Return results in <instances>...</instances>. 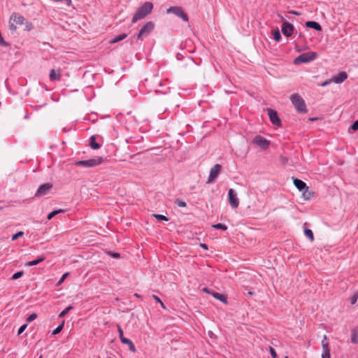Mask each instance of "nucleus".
<instances>
[{
  "mask_svg": "<svg viewBox=\"0 0 358 358\" xmlns=\"http://www.w3.org/2000/svg\"><path fill=\"white\" fill-rule=\"evenodd\" d=\"M152 9L153 4L152 2H145L136 10L132 17L131 22L136 23L138 20L145 18L152 12Z\"/></svg>",
  "mask_w": 358,
  "mask_h": 358,
  "instance_id": "obj_1",
  "label": "nucleus"
},
{
  "mask_svg": "<svg viewBox=\"0 0 358 358\" xmlns=\"http://www.w3.org/2000/svg\"><path fill=\"white\" fill-rule=\"evenodd\" d=\"M290 101L294 106L296 111L299 113H306L307 108L303 99L298 94H293L290 96Z\"/></svg>",
  "mask_w": 358,
  "mask_h": 358,
  "instance_id": "obj_2",
  "label": "nucleus"
},
{
  "mask_svg": "<svg viewBox=\"0 0 358 358\" xmlns=\"http://www.w3.org/2000/svg\"><path fill=\"white\" fill-rule=\"evenodd\" d=\"M106 160V158H103L102 157H95L94 158L87 159V160H80L76 161L75 162V165L78 166H83L86 168L94 167L97 165L101 164L104 161Z\"/></svg>",
  "mask_w": 358,
  "mask_h": 358,
  "instance_id": "obj_3",
  "label": "nucleus"
},
{
  "mask_svg": "<svg viewBox=\"0 0 358 358\" xmlns=\"http://www.w3.org/2000/svg\"><path fill=\"white\" fill-rule=\"evenodd\" d=\"M155 27L152 21L147 22L139 30L136 35V41H143L145 38L148 36L154 30Z\"/></svg>",
  "mask_w": 358,
  "mask_h": 358,
  "instance_id": "obj_4",
  "label": "nucleus"
},
{
  "mask_svg": "<svg viewBox=\"0 0 358 358\" xmlns=\"http://www.w3.org/2000/svg\"><path fill=\"white\" fill-rule=\"evenodd\" d=\"M317 54L315 52H308L301 54L296 57L294 60L295 65H299L303 63H309L317 58Z\"/></svg>",
  "mask_w": 358,
  "mask_h": 358,
  "instance_id": "obj_5",
  "label": "nucleus"
},
{
  "mask_svg": "<svg viewBox=\"0 0 358 358\" xmlns=\"http://www.w3.org/2000/svg\"><path fill=\"white\" fill-rule=\"evenodd\" d=\"M293 182L295 187L303 193V196L306 199L310 198L312 193L308 191V187L305 182L298 178H294Z\"/></svg>",
  "mask_w": 358,
  "mask_h": 358,
  "instance_id": "obj_6",
  "label": "nucleus"
},
{
  "mask_svg": "<svg viewBox=\"0 0 358 358\" xmlns=\"http://www.w3.org/2000/svg\"><path fill=\"white\" fill-rule=\"evenodd\" d=\"M166 13H173L180 17L185 22H188L189 20L188 15L183 11L180 6H171L166 10Z\"/></svg>",
  "mask_w": 358,
  "mask_h": 358,
  "instance_id": "obj_7",
  "label": "nucleus"
},
{
  "mask_svg": "<svg viewBox=\"0 0 358 358\" xmlns=\"http://www.w3.org/2000/svg\"><path fill=\"white\" fill-rule=\"evenodd\" d=\"M252 143L258 145L262 150H266L268 148L271 142L261 135H256L252 140Z\"/></svg>",
  "mask_w": 358,
  "mask_h": 358,
  "instance_id": "obj_8",
  "label": "nucleus"
},
{
  "mask_svg": "<svg viewBox=\"0 0 358 358\" xmlns=\"http://www.w3.org/2000/svg\"><path fill=\"white\" fill-rule=\"evenodd\" d=\"M267 113L269 117L270 121L273 125L277 127L282 126L281 120L280 119L276 110L271 108H268Z\"/></svg>",
  "mask_w": 358,
  "mask_h": 358,
  "instance_id": "obj_9",
  "label": "nucleus"
},
{
  "mask_svg": "<svg viewBox=\"0 0 358 358\" xmlns=\"http://www.w3.org/2000/svg\"><path fill=\"white\" fill-rule=\"evenodd\" d=\"M222 169V166L219 164H216L211 168L210 174L208 179V182H214L217 178Z\"/></svg>",
  "mask_w": 358,
  "mask_h": 358,
  "instance_id": "obj_10",
  "label": "nucleus"
},
{
  "mask_svg": "<svg viewBox=\"0 0 358 358\" xmlns=\"http://www.w3.org/2000/svg\"><path fill=\"white\" fill-rule=\"evenodd\" d=\"M229 202L233 208H238L239 205V201L237 197V194L234 189H229L228 192Z\"/></svg>",
  "mask_w": 358,
  "mask_h": 358,
  "instance_id": "obj_11",
  "label": "nucleus"
},
{
  "mask_svg": "<svg viewBox=\"0 0 358 358\" xmlns=\"http://www.w3.org/2000/svg\"><path fill=\"white\" fill-rule=\"evenodd\" d=\"M52 188V185L50 182L43 183L39 186L37 192L35 194L36 197H40L48 194V192Z\"/></svg>",
  "mask_w": 358,
  "mask_h": 358,
  "instance_id": "obj_12",
  "label": "nucleus"
},
{
  "mask_svg": "<svg viewBox=\"0 0 358 358\" xmlns=\"http://www.w3.org/2000/svg\"><path fill=\"white\" fill-rule=\"evenodd\" d=\"M294 30V27L291 23L285 21L281 26L282 33L287 37H289L292 35Z\"/></svg>",
  "mask_w": 358,
  "mask_h": 358,
  "instance_id": "obj_13",
  "label": "nucleus"
},
{
  "mask_svg": "<svg viewBox=\"0 0 358 358\" xmlns=\"http://www.w3.org/2000/svg\"><path fill=\"white\" fill-rule=\"evenodd\" d=\"M10 21H13L15 24L22 25L26 20L25 18L18 13H13L10 17Z\"/></svg>",
  "mask_w": 358,
  "mask_h": 358,
  "instance_id": "obj_14",
  "label": "nucleus"
},
{
  "mask_svg": "<svg viewBox=\"0 0 358 358\" xmlns=\"http://www.w3.org/2000/svg\"><path fill=\"white\" fill-rule=\"evenodd\" d=\"M348 78V74L345 71L339 72L337 75L334 76L332 80L337 84L341 83L345 81Z\"/></svg>",
  "mask_w": 358,
  "mask_h": 358,
  "instance_id": "obj_15",
  "label": "nucleus"
},
{
  "mask_svg": "<svg viewBox=\"0 0 358 358\" xmlns=\"http://www.w3.org/2000/svg\"><path fill=\"white\" fill-rule=\"evenodd\" d=\"M305 24L308 28H311L318 31H322V26L317 22L307 21Z\"/></svg>",
  "mask_w": 358,
  "mask_h": 358,
  "instance_id": "obj_16",
  "label": "nucleus"
},
{
  "mask_svg": "<svg viewBox=\"0 0 358 358\" xmlns=\"http://www.w3.org/2000/svg\"><path fill=\"white\" fill-rule=\"evenodd\" d=\"M212 296L221 302L227 303V296L225 294L213 291L212 292Z\"/></svg>",
  "mask_w": 358,
  "mask_h": 358,
  "instance_id": "obj_17",
  "label": "nucleus"
},
{
  "mask_svg": "<svg viewBox=\"0 0 358 358\" xmlns=\"http://www.w3.org/2000/svg\"><path fill=\"white\" fill-rule=\"evenodd\" d=\"M322 349H323V352L322 354V358H331V355H330L331 350H330L329 343H324Z\"/></svg>",
  "mask_w": 358,
  "mask_h": 358,
  "instance_id": "obj_18",
  "label": "nucleus"
},
{
  "mask_svg": "<svg viewBox=\"0 0 358 358\" xmlns=\"http://www.w3.org/2000/svg\"><path fill=\"white\" fill-rule=\"evenodd\" d=\"M45 259V256H41L38 259L28 262L25 264L26 266H32L38 264Z\"/></svg>",
  "mask_w": 358,
  "mask_h": 358,
  "instance_id": "obj_19",
  "label": "nucleus"
},
{
  "mask_svg": "<svg viewBox=\"0 0 358 358\" xmlns=\"http://www.w3.org/2000/svg\"><path fill=\"white\" fill-rule=\"evenodd\" d=\"M90 145L93 150H98L101 148V145L96 142V136H92L90 138Z\"/></svg>",
  "mask_w": 358,
  "mask_h": 358,
  "instance_id": "obj_20",
  "label": "nucleus"
},
{
  "mask_svg": "<svg viewBox=\"0 0 358 358\" xmlns=\"http://www.w3.org/2000/svg\"><path fill=\"white\" fill-rule=\"evenodd\" d=\"M121 342L123 344L128 345L129 350L130 351H131V352H135L136 351L135 345H134V343L130 339H129L127 338H124L122 339Z\"/></svg>",
  "mask_w": 358,
  "mask_h": 358,
  "instance_id": "obj_21",
  "label": "nucleus"
},
{
  "mask_svg": "<svg viewBox=\"0 0 358 358\" xmlns=\"http://www.w3.org/2000/svg\"><path fill=\"white\" fill-rule=\"evenodd\" d=\"M351 342L355 344L358 343V327L354 328L351 331Z\"/></svg>",
  "mask_w": 358,
  "mask_h": 358,
  "instance_id": "obj_22",
  "label": "nucleus"
},
{
  "mask_svg": "<svg viewBox=\"0 0 358 358\" xmlns=\"http://www.w3.org/2000/svg\"><path fill=\"white\" fill-rule=\"evenodd\" d=\"M271 34H272V36H273V38L276 41V42H279L282 37H281V34H280V32L279 31V29L277 28L275 29H272L271 31Z\"/></svg>",
  "mask_w": 358,
  "mask_h": 358,
  "instance_id": "obj_23",
  "label": "nucleus"
},
{
  "mask_svg": "<svg viewBox=\"0 0 358 358\" xmlns=\"http://www.w3.org/2000/svg\"><path fill=\"white\" fill-rule=\"evenodd\" d=\"M127 37V34H122L119 36H115V38H113L110 41V43L111 44H113V43H117L119 41H121L122 40H124V38H126Z\"/></svg>",
  "mask_w": 358,
  "mask_h": 358,
  "instance_id": "obj_24",
  "label": "nucleus"
},
{
  "mask_svg": "<svg viewBox=\"0 0 358 358\" xmlns=\"http://www.w3.org/2000/svg\"><path fill=\"white\" fill-rule=\"evenodd\" d=\"M65 212V210L64 209H58V210H55L53 211H52L51 213H50L48 216H47V219L48 220H50L51 219H52L55 215H58L59 213H64Z\"/></svg>",
  "mask_w": 358,
  "mask_h": 358,
  "instance_id": "obj_25",
  "label": "nucleus"
},
{
  "mask_svg": "<svg viewBox=\"0 0 358 358\" xmlns=\"http://www.w3.org/2000/svg\"><path fill=\"white\" fill-rule=\"evenodd\" d=\"M60 78V74L59 73H56L55 69H52L50 73V80H58Z\"/></svg>",
  "mask_w": 358,
  "mask_h": 358,
  "instance_id": "obj_26",
  "label": "nucleus"
},
{
  "mask_svg": "<svg viewBox=\"0 0 358 358\" xmlns=\"http://www.w3.org/2000/svg\"><path fill=\"white\" fill-rule=\"evenodd\" d=\"M304 234L310 239L311 242L314 241V235L311 229L306 228L304 229Z\"/></svg>",
  "mask_w": 358,
  "mask_h": 358,
  "instance_id": "obj_27",
  "label": "nucleus"
},
{
  "mask_svg": "<svg viewBox=\"0 0 358 358\" xmlns=\"http://www.w3.org/2000/svg\"><path fill=\"white\" fill-rule=\"evenodd\" d=\"M64 320H63L62 322V323L58 325V327L53 330L52 334V335H56V334H58L59 333H60V331L63 329L64 328Z\"/></svg>",
  "mask_w": 358,
  "mask_h": 358,
  "instance_id": "obj_28",
  "label": "nucleus"
},
{
  "mask_svg": "<svg viewBox=\"0 0 358 358\" xmlns=\"http://www.w3.org/2000/svg\"><path fill=\"white\" fill-rule=\"evenodd\" d=\"M24 25V31H29L34 29V24L29 21L25 20Z\"/></svg>",
  "mask_w": 358,
  "mask_h": 358,
  "instance_id": "obj_29",
  "label": "nucleus"
},
{
  "mask_svg": "<svg viewBox=\"0 0 358 358\" xmlns=\"http://www.w3.org/2000/svg\"><path fill=\"white\" fill-rule=\"evenodd\" d=\"M212 227L216 229H221L223 231H226L228 228L227 225H225L224 224H222V223L215 224Z\"/></svg>",
  "mask_w": 358,
  "mask_h": 358,
  "instance_id": "obj_30",
  "label": "nucleus"
},
{
  "mask_svg": "<svg viewBox=\"0 0 358 358\" xmlns=\"http://www.w3.org/2000/svg\"><path fill=\"white\" fill-rule=\"evenodd\" d=\"M152 216L155 217L158 221H168L169 219L167 217L161 215V214H152Z\"/></svg>",
  "mask_w": 358,
  "mask_h": 358,
  "instance_id": "obj_31",
  "label": "nucleus"
},
{
  "mask_svg": "<svg viewBox=\"0 0 358 358\" xmlns=\"http://www.w3.org/2000/svg\"><path fill=\"white\" fill-rule=\"evenodd\" d=\"M73 309L72 306H69L64 310H63L59 315V317H64L71 310Z\"/></svg>",
  "mask_w": 358,
  "mask_h": 358,
  "instance_id": "obj_32",
  "label": "nucleus"
},
{
  "mask_svg": "<svg viewBox=\"0 0 358 358\" xmlns=\"http://www.w3.org/2000/svg\"><path fill=\"white\" fill-rule=\"evenodd\" d=\"M175 204H176L178 207L184 208L187 206L186 202L180 199H176L175 200Z\"/></svg>",
  "mask_w": 358,
  "mask_h": 358,
  "instance_id": "obj_33",
  "label": "nucleus"
},
{
  "mask_svg": "<svg viewBox=\"0 0 358 358\" xmlns=\"http://www.w3.org/2000/svg\"><path fill=\"white\" fill-rule=\"evenodd\" d=\"M24 271H17L15 273H14L12 277H11V279L12 280H17L20 278H21L23 275H24Z\"/></svg>",
  "mask_w": 358,
  "mask_h": 358,
  "instance_id": "obj_34",
  "label": "nucleus"
},
{
  "mask_svg": "<svg viewBox=\"0 0 358 358\" xmlns=\"http://www.w3.org/2000/svg\"><path fill=\"white\" fill-rule=\"evenodd\" d=\"M358 299V292H355L350 299L351 304H355Z\"/></svg>",
  "mask_w": 358,
  "mask_h": 358,
  "instance_id": "obj_35",
  "label": "nucleus"
},
{
  "mask_svg": "<svg viewBox=\"0 0 358 358\" xmlns=\"http://www.w3.org/2000/svg\"><path fill=\"white\" fill-rule=\"evenodd\" d=\"M116 326H117V332L119 334L120 339V341H122V339L125 338L123 334V330L122 329L121 327L119 324H117Z\"/></svg>",
  "mask_w": 358,
  "mask_h": 358,
  "instance_id": "obj_36",
  "label": "nucleus"
},
{
  "mask_svg": "<svg viewBox=\"0 0 358 358\" xmlns=\"http://www.w3.org/2000/svg\"><path fill=\"white\" fill-rule=\"evenodd\" d=\"M37 314L35 313H31L30 315L28 316V317L27 318V322H31L32 321H34L35 319L37 318Z\"/></svg>",
  "mask_w": 358,
  "mask_h": 358,
  "instance_id": "obj_37",
  "label": "nucleus"
},
{
  "mask_svg": "<svg viewBox=\"0 0 358 358\" xmlns=\"http://www.w3.org/2000/svg\"><path fill=\"white\" fill-rule=\"evenodd\" d=\"M24 235V232L23 231H18L17 232L16 234H13L12 236V241H15L17 240L19 237L20 236H22Z\"/></svg>",
  "mask_w": 358,
  "mask_h": 358,
  "instance_id": "obj_38",
  "label": "nucleus"
},
{
  "mask_svg": "<svg viewBox=\"0 0 358 358\" xmlns=\"http://www.w3.org/2000/svg\"><path fill=\"white\" fill-rule=\"evenodd\" d=\"M108 255H110V257H113V258H115V259H117V258L120 257V255L118 252H115L109 251V252H108Z\"/></svg>",
  "mask_w": 358,
  "mask_h": 358,
  "instance_id": "obj_39",
  "label": "nucleus"
},
{
  "mask_svg": "<svg viewBox=\"0 0 358 358\" xmlns=\"http://www.w3.org/2000/svg\"><path fill=\"white\" fill-rule=\"evenodd\" d=\"M9 29L11 31H15L17 30V26L13 21L9 20Z\"/></svg>",
  "mask_w": 358,
  "mask_h": 358,
  "instance_id": "obj_40",
  "label": "nucleus"
},
{
  "mask_svg": "<svg viewBox=\"0 0 358 358\" xmlns=\"http://www.w3.org/2000/svg\"><path fill=\"white\" fill-rule=\"evenodd\" d=\"M269 351H270V353H271V355L273 358H277L278 357V355L275 352V350H274V348H273L272 347H270L269 348Z\"/></svg>",
  "mask_w": 358,
  "mask_h": 358,
  "instance_id": "obj_41",
  "label": "nucleus"
},
{
  "mask_svg": "<svg viewBox=\"0 0 358 358\" xmlns=\"http://www.w3.org/2000/svg\"><path fill=\"white\" fill-rule=\"evenodd\" d=\"M27 327V324H24L23 325H22L17 331V334H21L26 329Z\"/></svg>",
  "mask_w": 358,
  "mask_h": 358,
  "instance_id": "obj_42",
  "label": "nucleus"
},
{
  "mask_svg": "<svg viewBox=\"0 0 358 358\" xmlns=\"http://www.w3.org/2000/svg\"><path fill=\"white\" fill-rule=\"evenodd\" d=\"M152 298L154 299V300L158 303H159L161 304V306L165 308V306L163 303V302L161 301V299L156 295H152Z\"/></svg>",
  "mask_w": 358,
  "mask_h": 358,
  "instance_id": "obj_43",
  "label": "nucleus"
},
{
  "mask_svg": "<svg viewBox=\"0 0 358 358\" xmlns=\"http://www.w3.org/2000/svg\"><path fill=\"white\" fill-rule=\"evenodd\" d=\"M351 129L354 131L358 130V120L354 122V123L351 125Z\"/></svg>",
  "mask_w": 358,
  "mask_h": 358,
  "instance_id": "obj_44",
  "label": "nucleus"
},
{
  "mask_svg": "<svg viewBox=\"0 0 358 358\" xmlns=\"http://www.w3.org/2000/svg\"><path fill=\"white\" fill-rule=\"evenodd\" d=\"M69 275V273H65L62 275V278H60V280H59V284L62 283L64 280L65 278Z\"/></svg>",
  "mask_w": 358,
  "mask_h": 358,
  "instance_id": "obj_45",
  "label": "nucleus"
},
{
  "mask_svg": "<svg viewBox=\"0 0 358 358\" xmlns=\"http://www.w3.org/2000/svg\"><path fill=\"white\" fill-rule=\"evenodd\" d=\"M202 291L205 293H208V294H210L212 295V292H213V290H210L209 288L208 287H203L202 289Z\"/></svg>",
  "mask_w": 358,
  "mask_h": 358,
  "instance_id": "obj_46",
  "label": "nucleus"
},
{
  "mask_svg": "<svg viewBox=\"0 0 358 358\" xmlns=\"http://www.w3.org/2000/svg\"><path fill=\"white\" fill-rule=\"evenodd\" d=\"M280 161L282 162V164H285L286 163H287L288 159L287 157H285L281 156L280 157Z\"/></svg>",
  "mask_w": 358,
  "mask_h": 358,
  "instance_id": "obj_47",
  "label": "nucleus"
},
{
  "mask_svg": "<svg viewBox=\"0 0 358 358\" xmlns=\"http://www.w3.org/2000/svg\"><path fill=\"white\" fill-rule=\"evenodd\" d=\"M331 83V80H325V81H324V82L321 84V86H322V87L327 86V85L330 84Z\"/></svg>",
  "mask_w": 358,
  "mask_h": 358,
  "instance_id": "obj_48",
  "label": "nucleus"
},
{
  "mask_svg": "<svg viewBox=\"0 0 358 358\" xmlns=\"http://www.w3.org/2000/svg\"><path fill=\"white\" fill-rule=\"evenodd\" d=\"M57 2L64 1L66 5H70L71 3V0H55Z\"/></svg>",
  "mask_w": 358,
  "mask_h": 358,
  "instance_id": "obj_49",
  "label": "nucleus"
},
{
  "mask_svg": "<svg viewBox=\"0 0 358 358\" xmlns=\"http://www.w3.org/2000/svg\"><path fill=\"white\" fill-rule=\"evenodd\" d=\"M200 246L205 250H208V245L206 243H201Z\"/></svg>",
  "mask_w": 358,
  "mask_h": 358,
  "instance_id": "obj_50",
  "label": "nucleus"
},
{
  "mask_svg": "<svg viewBox=\"0 0 358 358\" xmlns=\"http://www.w3.org/2000/svg\"><path fill=\"white\" fill-rule=\"evenodd\" d=\"M326 340H327V336H326V335H324V338H323V340L322 341V346H323V344H324V343H329L328 342H327V341H326Z\"/></svg>",
  "mask_w": 358,
  "mask_h": 358,
  "instance_id": "obj_51",
  "label": "nucleus"
},
{
  "mask_svg": "<svg viewBox=\"0 0 358 358\" xmlns=\"http://www.w3.org/2000/svg\"><path fill=\"white\" fill-rule=\"evenodd\" d=\"M134 296H136V297H137V298H141V297H142L140 294H137V293H135V294H134Z\"/></svg>",
  "mask_w": 358,
  "mask_h": 358,
  "instance_id": "obj_52",
  "label": "nucleus"
},
{
  "mask_svg": "<svg viewBox=\"0 0 358 358\" xmlns=\"http://www.w3.org/2000/svg\"><path fill=\"white\" fill-rule=\"evenodd\" d=\"M253 294H254V293H253L252 292H248V296H252V295H253Z\"/></svg>",
  "mask_w": 358,
  "mask_h": 358,
  "instance_id": "obj_53",
  "label": "nucleus"
},
{
  "mask_svg": "<svg viewBox=\"0 0 358 358\" xmlns=\"http://www.w3.org/2000/svg\"><path fill=\"white\" fill-rule=\"evenodd\" d=\"M24 119H28V118H29V115H28V114H27L26 115H24Z\"/></svg>",
  "mask_w": 358,
  "mask_h": 358,
  "instance_id": "obj_54",
  "label": "nucleus"
},
{
  "mask_svg": "<svg viewBox=\"0 0 358 358\" xmlns=\"http://www.w3.org/2000/svg\"><path fill=\"white\" fill-rule=\"evenodd\" d=\"M179 55H180L179 54H178V55H177V59H180V58L179 57Z\"/></svg>",
  "mask_w": 358,
  "mask_h": 358,
  "instance_id": "obj_55",
  "label": "nucleus"
},
{
  "mask_svg": "<svg viewBox=\"0 0 358 358\" xmlns=\"http://www.w3.org/2000/svg\"><path fill=\"white\" fill-rule=\"evenodd\" d=\"M292 13H293L294 15H297V13H296V12H292Z\"/></svg>",
  "mask_w": 358,
  "mask_h": 358,
  "instance_id": "obj_56",
  "label": "nucleus"
},
{
  "mask_svg": "<svg viewBox=\"0 0 358 358\" xmlns=\"http://www.w3.org/2000/svg\"><path fill=\"white\" fill-rule=\"evenodd\" d=\"M285 358H289V357L287 356V357H285Z\"/></svg>",
  "mask_w": 358,
  "mask_h": 358,
  "instance_id": "obj_57",
  "label": "nucleus"
},
{
  "mask_svg": "<svg viewBox=\"0 0 358 358\" xmlns=\"http://www.w3.org/2000/svg\"><path fill=\"white\" fill-rule=\"evenodd\" d=\"M108 358H112V357H108Z\"/></svg>",
  "mask_w": 358,
  "mask_h": 358,
  "instance_id": "obj_58",
  "label": "nucleus"
}]
</instances>
